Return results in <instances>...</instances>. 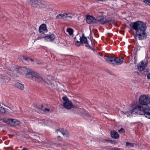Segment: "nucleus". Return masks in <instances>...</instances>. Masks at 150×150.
<instances>
[{
    "mask_svg": "<svg viewBox=\"0 0 150 150\" xmlns=\"http://www.w3.org/2000/svg\"><path fill=\"white\" fill-rule=\"evenodd\" d=\"M60 137L59 136H58V137Z\"/></svg>",
    "mask_w": 150,
    "mask_h": 150,
    "instance_id": "a18cd8bd",
    "label": "nucleus"
},
{
    "mask_svg": "<svg viewBox=\"0 0 150 150\" xmlns=\"http://www.w3.org/2000/svg\"><path fill=\"white\" fill-rule=\"evenodd\" d=\"M66 16H67V13H64L63 14H61V19H66Z\"/></svg>",
    "mask_w": 150,
    "mask_h": 150,
    "instance_id": "2f4dec72",
    "label": "nucleus"
},
{
    "mask_svg": "<svg viewBox=\"0 0 150 150\" xmlns=\"http://www.w3.org/2000/svg\"><path fill=\"white\" fill-rule=\"evenodd\" d=\"M105 17L104 16H100V19L97 20V22H99L100 24L103 25L106 23V19L105 20H103Z\"/></svg>",
    "mask_w": 150,
    "mask_h": 150,
    "instance_id": "f3484780",
    "label": "nucleus"
},
{
    "mask_svg": "<svg viewBox=\"0 0 150 150\" xmlns=\"http://www.w3.org/2000/svg\"><path fill=\"white\" fill-rule=\"evenodd\" d=\"M80 41L83 43H86L87 42L86 38L83 34L81 37L80 38Z\"/></svg>",
    "mask_w": 150,
    "mask_h": 150,
    "instance_id": "412c9836",
    "label": "nucleus"
},
{
    "mask_svg": "<svg viewBox=\"0 0 150 150\" xmlns=\"http://www.w3.org/2000/svg\"><path fill=\"white\" fill-rule=\"evenodd\" d=\"M78 113L80 115L84 116L83 114H87V112L84 110L82 109H79L78 110Z\"/></svg>",
    "mask_w": 150,
    "mask_h": 150,
    "instance_id": "b1692460",
    "label": "nucleus"
},
{
    "mask_svg": "<svg viewBox=\"0 0 150 150\" xmlns=\"http://www.w3.org/2000/svg\"><path fill=\"white\" fill-rule=\"evenodd\" d=\"M44 125H47L49 126L50 125V124L51 122V121L50 120L47 119L46 118L44 119Z\"/></svg>",
    "mask_w": 150,
    "mask_h": 150,
    "instance_id": "bb28decb",
    "label": "nucleus"
},
{
    "mask_svg": "<svg viewBox=\"0 0 150 150\" xmlns=\"http://www.w3.org/2000/svg\"><path fill=\"white\" fill-rule=\"evenodd\" d=\"M62 99L64 101L63 103V106L67 109L71 108L72 106V104L68 98L66 96H64L62 97Z\"/></svg>",
    "mask_w": 150,
    "mask_h": 150,
    "instance_id": "39448f33",
    "label": "nucleus"
},
{
    "mask_svg": "<svg viewBox=\"0 0 150 150\" xmlns=\"http://www.w3.org/2000/svg\"><path fill=\"white\" fill-rule=\"evenodd\" d=\"M20 60L22 61H24L25 60L27 62H33V60L32 59H30L27 57H25L23 56H22V57L20 58Z\"/></svg>",
    "mask_w": 150,
    "mask_h": 150,
    "instance_id": "6ab92c4d",
    "label": "nucleus"
},
{
    "mask_svg": "<svg viewBox=\"0 0 150 150\" xmlns=\"http://www.w3.org/2000/svg\"><path fill=\"white\" fill-rule=\"evenodd\" d=\"M139 102L145 107L148 106L147 105L150 103V98L146 95H141L139 98Z\"/></svg>",
    "mask_w": 150,
    "mask_h": 150,
    "instance_id": "20e7f679",
    "label": "nucleus"
},
{
    "mask_svg": "<svg viewBox=\"0 0 150 150\" xmlns=\"http://www.w3.org/2000/svg\"><path fill=\"white\" fill-rule=\"evenodd\" d=\"M2 121L3 122L6 123L7 125L9 126H13L14 123V119L8 118H4L3 119H0V121Z\"/></svg>",
    "mask_w": 150,
    "mask_h": 150,
    "instance_id": "0eeeda50",
    "label": "nucleus"
},
{
    "mask_svg": "<svg viewBox=\"0 0 150 150\" xmlns=\"http://www.w3.org/2000/svg\"><path fill=\"white\" fill-rule=\"evenodd\" d=\"M8 70L10 71H8V72L9 73H12V72H13V71H12L11 70Z\"/></svg>",
    "mask_w": 150,
    "mask_h": 150,
    "instance_id": "37998d69",
    "label": "nucleus"
},
{
    "mask_svg": "<svg viewBox=\"0 0 150 150\" xmlns=\"http://www.w3.org/2000/svg\"><path fill=\"white\" fill-rule=\"evenodd\" d=\"M57 19H61V14H59L56 17Z\"/></svg>",
    "mask_w": 150,
    "mask_h": 150,
    "instance_id": "f704fd0d",
    "label": "nucleus"
},
{
    "mask_svg": "<svg viewBox=\"0 0 150 150\" xmlns=\"http://www.w3.org/2000/svg\"><path fill=\"white\" fill-rule=\"evenodd\" d=\"M129 26L131 29L136 31V36L139 40H142L146 37V26L144 22L137 21L130 23Z\"/></svg>",
    "mask_w": 150,
    "mask_h": 150,
    "instance_id": "f257e3e1",
    "label": "nucleus"
},
{
    "mask_svg": "<svg viewBox=\"0 0 150 150\" xmlns=\"http://www.w3.org/2000/svg\"><path fill=\"white\" fill-rule=\"evenodd\" d=\"M118 148H112V150H118Z\"/></svg>",
    "mask_w": 150,
    "mask_h": 150,
    "instance_id": "a19ab883",
    "label": "nucleus"
},
{
    "mask_svg": "<svg viewBox=\"0 0 150 150\" xmlns=\"http://www.w3.org/2000/svg\"><path fill=\"white\" fill-rule=\"evenodd\" d=\"M135 144V143H130L128 142L126 143V146L127 147L131 148L134 147Z\"/></svg>",
    "mask_w": 150,
    "mask_h": 150,
    "instance_id": "a878e982",
    "label": "nucleus"
},
{
    "mask_svg": "<svg viewBox=\"0 0 150 150\" xmlns=\"http://www.w3.org/2000/svg\"><path fill=\"white\" fill-rule=\"evenodd\" d=\"M44 119H40L38 120V124L41 125H44Z\"/></svg>",
    "mask_w": 150,
    "mask_h": 150,
    "instance_id": "cd10ccee",
    "label": "nucleus"
},
{
    "mask_svg": "<svg viewBox=\"0 0 150 150\" xmlns=\"http://www.w3.org/2000/svg\"><path fill=\"white\" fill-rule=\"evenodd\" d=\"M147 78L148 79H150V72L147 75Z\"/></svg>",
    "mask_w": 150,
    "mask_h": 150,
    "instance_id": "58836bf2",
    "label": "nucleus"
},
{
    "mask_svg": "<svg viewBox=\"0 0 150 150\" xmlns=\"http://www.w3.org/2000/svg\"><path fill=\"white\" fill-rule=\"evenodd\" d=\"M13 122V126L17 125L20 123V121L17 120L15 119H14Z\"/></svg>",
    "mask_w": 150,
    "mask_h": 150,
    "instance_id": "c756f323",
    "label": "nucleus"
},
{
    "mask_svg": "<svg viewBox=\"0 0 150 150\" xmlns=\"http://www.w3.org/2000/svg\"><path fill=\"white\" fill-rule=\"evenodd\" d=\"M67 16H66V19L69 18L70 19H71L72 18V17L71 16H69L68 15V14L67 13Z\"/></svg>",
    "mask_w": 150,
    "mask_h": 150,
    "instance_id": "4c0bfd02",
    "label": "nucleus"
},
{
    "mask_svg": "<svg viewBox=\"0 0 150 150\" xmlns=\"http://www.w3.org/2000/svg\"><path fill=\"white\" fill-rule=\"evenodd\" d=\"M145 117L148 119H150V107L149 106H146L144 113Z\"/></svg>",
    "mask_w": 150,
    "mask_h": 150,
    "instance_id": "ddd939ff",
    "label": "nucleus"
},
{
    "mask_svg": "<svg viewBox=\"0 0 150 150\" xmlns=\"http://www.w3.org/2000/svg\"><path fill=\"white\" fill-rule=\"evenodd\" d=\"M39 109L47 114L51 113L52 111V109H50L49 108H44L42 105H41V108H40Z\"/></svg>",
    "mask_w": 150,
    "mask_h": 150,
    "instance_id": "2eb2a0df",
    "label": "nucleus"
},
{
    "mask_svg": "<svg viewBox=\"0 0 150 150\" xmlns=\"http://www.w3.org/2000/svg\"><path fill=\"white\" fill-rule=\"evenodd\" d=\"M150 71V70L149 69H146L144 71L145 72H149Z\"/></svg>",
    "mask_w": 150,
    "mask_h": 150,
    "instance_id": "ea45409f",
    "label": "nucleus"
},
{
    "mask_svg": "<svg viewBox=\"0 0 150 150\" xmlns=\"http://www.w3.org/2000/svg\"><path fill=\"white\" fill-rule=\"evenodd\" d=\"M21 150H29L28 149L26 148H23V149Z\"/></svg>",
    "mask_w": 150,
    "mask_h": 150,
    "instance_id": "79ce46f5",
    "label": "nucleus"
},
{
    "mask_svg": "<svg viewBox=\"0 0 150 150\" xmlns=\"http://www.w3.org/2000/svg\"><path fill=\"white\" fill-rule=\"evenodd\" d=\"M83 116H83L84 117H85V116L84 115H83Z\"/></svg>",
    "mask_w": 150,
    "mask_h": 150,
    "instance_id": "49530a36",
    "label": "nucleus"
},
{
    "mask_svg": "<svg viewBox=\"0 0 150 150\" xmlns=\"http://www.w3.org/2000/svg\"><path fill=\"white\" fill-rule=\"evenodd\" d=\"M66 30L70 35L73 36L74 31L73 29L70 28H68Z\"/></svg>",
    "mask_w": 150,
    "mask_h": 150,
    "instance_id": "393cba45",
    "label": "nucleus"
},
{
    "mask_svg": "<svg viewBox=\"0 0 150 150\" xmlns=\"http://www.w3.org/2000/svg\"><path fill=\"white\" fill-rule=\"evenodd\" d=\"M114 19L113 18H108L106 19V23H108L109 24H112L114 23Z\"/></svg>",
    "mask_w": 150,
    "mask_h": 150,
    "instance_id": "5701e85b",
    "label": "nucleus"
},
{
    "mask_svg": "<svg viewBox=\"0 0 150 150\" xmlns=\"http://www.w3.org/2000/svg\"><path fill=\"white\" fill-rule=\"evenodd\" d=\"M15 85L16 87L21 90H23L24 88L23 85L19 83H17L15 84Z\"/></svg>",
    "mask_w": 150,
    "mask_h": 150,
    "instance_id": "4be33fe9",
    "label": "nucleus"
},
{
    "mask_svg": "<svg viewBox=\"0 0 150 150\" xmlns=\"http://www.w3.org/2000/svg\"><path fill=\"white\" fill-rule=\"evenodd\" d=\"M6 108H4L0 105V112L2 113H5L6 112Z\"/></svg>",
    "mask_w": 150,
    "mask_h": 150,
    "instance_id": "c85d7f7f",
    "label": "nucleus"
},
{
    "mask_svg": "<svg viewBox=\"0 0 150 150\" xmlns=\"http://www.w3.org/2000/svg\"><path fill=\"white\" fill-rule=\"evenodd\" d=\"M44 40L46 41H52L54 40V36L53 34L48 35L44 37Z\"/></svg>",
    "mask_w": 150,
    "mask_h": 150,
    "instance_id": "9b49d317",
    "label": "nucleus"
},
{
    "mask_svg": "<svg viewBox=\"0 0 150 150\" xmlns=\"http://www.w3.org/2000/svg\"><path fill=\"white\" fill-rule=\"evenodd\" d=\"M81 42L79 41H76L75 42V45L77 47H79L81 45Z\"/></svg>",
    "mask_w": 150,
    "mask_h": 150,
    "instance_id": "72a5a7b5",
    "label": "nucleus"
},
{
    "mask_svg": "<svg viewBox=\"0 0 150 150\" xmlns=\"http://www.w3.org/2000/svg\"><path fill=\"white\" fill-rule=\"evenodd\" d=\"M25 76L27 78L32 79L40 83H42L43 82L48 84H51L52 83L51 77L50 76H47L46 77V78L43 80L40 74L34 71H31L26 73Z\"/></svg>",
    "mask_w": 150,
    "mask_h": 150,
    "instance_id": "f03ea898",
    "label": "nucleus"
},
{
    "mask_svg": "<svg viewBox=\"0 0 150 150\" xmlns=\"http://www.w3.org/2000/svg\"><path fill=\"white\" fill-rule=\"evenodd\" d=\"M113 64L119 65L122 64L123 61L122 58H118L114 56Z\"/></svg>",
    "mask_w": 150,
    "mask_h": 150,
    "instance_id": "1a4fd4ad",
    "label": "nucleus"
},
{
    "mask_svg": "<svg viewBox=\"0 0 150 150\" xmlns=\"http://www.w3.org/2000/svg\"><path fill=\"white\" fill-rule=\"evenodd\" d=\"M31 3V6L34 8H38L40 7V3H41L40 0H30Z\"/></svg>",
    "mask_w": 150,
    "mask_h": 150,
    "instance_id": "6e6552de",
    "label": "nucleus"
},
{
    "mask_svg": "<svg viewBox=\"0 0 150 150\" xmlns=\"http://www.w3.org/2000/svg\"><path fill=\"white\" fill-rule=\"evenodd\" d=\"M111 135L112 137L116 139H117L119 137L117 132L114 130L111 132Z\"/></svg>",
    "mask_w": 150,
    "mask_h": 150,
    "instance_id": "a211bd4d",
    "label": "nucleus"
},
{
    "mask_svg": "<svg viewBox=\"0 0 150 150\" xmlns=\"http://www.w3.org/2000/svg\"><path fill=\"white\" fill-rule=\"evenodd\" d=\"M125 131L124 129L122 128L118 130V132L119 133H124L125 132Z\"/></svg>",
    "mask_w": 150,
    "mask_h": 150,
    "instance_id": "e433bc0d",
    "label": "nucleus"
},
{
    "mask_svg": "<svg viewBox=\"0 0 150 150\" xmlns=\"http://www.w3.org/2000/svg\"><path fill=\"white\" fill-rule=\"evenodd\" d=\"M85 44H86L85 46L87 47L88 49H90L93 50V51H94V49L92 48L88 44V42H87L86 43H85Z\"/></svg>",
    "mask_w": 150,
    "mask_h": 150,
    "instance_id": "7c9ffc66",
    "label": "nucleus"
},
{
    "mask_svg": "<svg viewBox=\"0 0 150 150\" xmlns=\"http://www.w3.org/2000/svg\"><path fill=\"white\" fill-rule=\"evenodd\" d=\"M144 2L146 4L150 6V0H144Z\"/></svg>",
    "mask_w": 150,
    "mask_h": 150,
    "instance_id": "473e14b6",
    "label": "nucleus"
},
{
    "mask_svg": "<svg viewBox=\"0 0 150 150\" xmlns=\"http://www.w3.org/2000/svg\"><path fill=\"white\" fill-rule=\"evenodd\" d=\"M16 69V71L19 72L22 74H23L26 72L29 71V69L26 67H20Z\"/></svg>",
    "mask_w": 150,
    "mask_h": 150,
    "instance_id": "9d476101",
    "label": "nucleus"
},
{
    "mask_svg": "<svg viewBox=\"0 0 150 150\" xmlns=\"http://www.w3.org/2000/svg\"><path fill=\"white\" fill-rule=\"evenodd\" d=\"M47 28L46 25L45 24H41L39 28V32L40 33H43V32L47 31Z\"/></svg>",
    "mask_w": 150,
    "mask_h": 150,
    "instance_id": "4468645a",
    "label": "nucleus"
},
{
    "mask_svg": "<svg viewBox=\"0 0 150 150\" xmlns=\"http://www.w3.org/2000/svg\"><path fill=\"white\" fill-rule=\"evenodd\" d=\"M60 132L64 136L68 137L69 135V132L66 130L63 129H59Z\"/></svg>",
    "mask_w": 150,
    "mask_h": 150,
    "instance_id": "aec40b11",
    "label": "nucleus"
},
{
    "mask_svg": "<svg viewBox=\"0 0 150 150\" xmlns=\"http://www.w3.org/2000/svg\"><path fill=\"white\" fill-rule=\"evenodd\" d=\"M146 108V107L139 104L133 107L131 110L125 112L124 114L128 117L132 116V114L143 115Z\"/></svg>",
    "mask_w": 150,
    "mask_h": 150,
    "instance_id": "7ed1b4c3",
    "label": "nucleus"
},
{
    "mask_svg": "<svg viewBox=\"0 0 150 150\" xmlns=\"http://www.w3.org/2000/svg\"><path fill=\"white\" fill-rule=\"evenodd\" d=\"M146 66V64L144 63L143 61L141 62V63L138 67V70L140 71L143 70Z\"/></svg>",
    "mask_w": 150,
    "mask_h": 150,
    "instance_id": "dca6fc26",
    "label": "nucleus"
},
{
    "mask_svg": "<svg viewBox=\"0 0 150 150\" xmlns=\"http://www.w3.org/2000/svg\"><path fill=\"white\" fill-rule=\"evenodd\" d=\"M74 40H75L76 39V37H74Z\"/></svg>",
    "mask_w": 150,
    "mask_h": 150,
    "instance_id": "c03bdc74",
    "label": "nucleus"
},
{
    "mask_svg": "<svg viewBox=\"0 0 150 150\" xmlns=\"http://www.w3.org/2000/svg\"><path fill=\"white\" fill-rule=\"evenodd\" d=\"M93 51H94L95 53L97 54L98 55L102 56V55L101 54L100 52L95 51L94 50Z\"/></svg>",
    "mask_w": 150,
    "mask_h": 150,
    "instance_id": "c9c22d12",
    "label": "nucleus"
},
{
    "mask_svg": "<svg viewBox=\"0 0 150 150\" xmlns=\"http://www.w3.org/2000/svg\"><path fill=\"white\" fill-rule=\"evenodd\" d=\"M103 57L107 62L113 64L114 56H108L104 55Z\"/></svg>",
    "mask_w": 150,
    "mask_h": 150,
    "instance_id": "f8f14e48",
    "label": "nucleus"
},
{
    "mask_svg": "<svg viewBox=\"0 0 150 150\" xmlns=\"http://www.w3.org/2000/svg\"><path fill=\"white\" fill-rule=\"evenodd\" d=\"M86 21L88 24H92L97 23V20L92 16H86Z\"/></svg>",
    "mask_w": 150,
    "mask_h": 150,
    "instance_id": "423d86ee",
    "label": "nucleus"
}]
</instances>
